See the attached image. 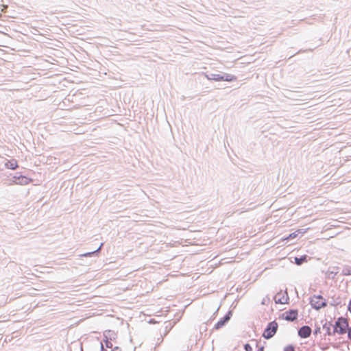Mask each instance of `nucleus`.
Instances as JSON below:
<instances>
[{
	"mask_svg": "<svg viewBox=\"0 0 351 351\" xmlns=\"http://www.w3.org/2000/svg\"><path fill=\"white\" fill-rule=\"evenodd\" d=\"M270 302V298L268 296L264 298L261 302V304L263 305H268Z\"/></svg>",
	"mask_w": 351,
	"mask_h": 351,
	"instance_id": "nucleus-21",
	"label": "nucleus"
},
{
	"mask_svg": "<svg viewBox=\"0 0 351 351\" xmlns=\"http://www.w3.org/2000/svg\"><path fill=\"white\" fill-rule=\"evenodd\" d=\"M283 351H295V346L293 344H289L284 348Z\"/></svg>",
	"mask_w": 351,
	"mask_h": 351,
	"instance_id": "nucleus-19",
	"label": "nucleus"
},
{
	"mask_svg": "<svg viewBox=\"0 0 351 351\" xmlns=\"http://www.w3.org/2000/svg\"><path fill=\"white\" fill-rule=\"evenodd\" d=\"M206 77L208 80H212L215 82H234L237 80V77L234 75L226 73H206L205 74Z\"/></svg>",
	"mask_w": 351,
	"mask_h": 351,
	"instance_id": "nucleus-1",
	"label": "nucleus"
},
{
	"mask_svg": "<svg viewBox=\"0 0 351 351\" xmlns=\"http://www.w3.org/2000/svg\"><path fill=\"white\" fill-rule=\"evenodd\" d=\"M99 348H100V351H108L106 349L104 348V345L103 344L102 342H100Z\"/></svg>",
	"mask_w": 351,
	"mask_h": 351,
	"instance_id": "nucleus-26",
	"label": "nucleus"
},
{
	"mask_svg": "<svg viewBox=\"0 0 351 351\" xmlns=\"http://www.w3.org/2000/svg\"><path fill=\"white\" fill-rule=\"evenodd\" d=\"M306 232V230H304L302 229H298L297 231L294 232H292V233H290L286 238V239H287L288 241L289 240H291L294 238H295L298 234H303Z\"/></svg>",
	"mask_w": 351,
	"mask_h": 351,
	"instance_id": "nucleus-15",
	"label": "nucleus"
},
{
	"mask_svg": "<svg viewBox=\"0 0 351 351\" xmlns=\"http://www.w3.org/2000/svg\"><path fill=\"white\" fill-rule=\"evenodd\" d=\"M295 54L293 55H291V56H289V58H291V57H293Z\"/></svg>",
	"mask_w": 351,
	"mask_h": 351,
	"instance_id": "nucleus-33",
	"label": "nucleus"
},
{
	"mask_svg": "<svg viewBox=\"0 0 351 351\" xmlns=\"http://www.w3.org/2000/svg\"><path fill=\"white\" fill-rule=\"evenodd\" d=\"M321 333V328L318 325H316L315 326V330H313V334L315 335H317L318 334Z\"/></svg>",
	"mask_w": 351,
	"mask_h": 351,
	"instance_id": "nucleus-22",
	"label": "nucleus"
},
{
	"mask_svg": "<svg viewBox=\"0 0 351 351\" xmlns=\"http://www.w3.org/2000/svg\"><path fill=\"white\" fill-rule=\"evenodd\" d=\"M12 181L16 184L26 185L32 181V179L17 172L12 177Z\"/></svg>",
	"mask_w": 351,
	"mask_h": 351,
	"instance_id": "nucleus-6",
	"label": "nucleus"
},
{
	"mask_svg": "<svg viewBox=\"0 0 351 351\" xmlns=\"http://www.w3.org/2000/svg\"><path fill=\"white\" fill-rule=\"evenodd\" d=\"M310 299H313L314 300H323L324 298L322 295H313L310 298Z\"/></svg>",
	"mask_w": 351,
	"mask_h": 351,
	"instance_id": "nucleus-20",
	"label": "nucleus"
},
{
	"mask_svg": "<svg viewBox=\"0 0 351 351\" xmlns=\"http://www.w3.org/2000/svg\"><path fill=\"white\" fill-rule=\"evenodd\" d=\"M336 269H338V267L336 268ZM338 274V271L336 270H332V271H328L327 273H326V277L328 278H330V279H332V280H334L335 278V276Z\"/></svg>",
	"mask_w": 351,
	"mask_h": 351,
	"instance_id": "nucleus-16",
	"label": "nucleus"
},
{
	"mask_svg": "<svg viewBox=\"0 0 351 351\" xmlns=\"http://www.w3.org/2000/svg\"><path fill=\"white\" fill-rule=\"evenodd\" d=\"M111 351H121V349L119 346H115L112 348Z\"/></svg>",
	"mask_w": 351,
	"mask_h": 351,
	"instance_id": "nucleus-28",
	"label": "nucleus"
},
{
	"mask_svg": "<svg viewBox=\"0 0 351 351\" xmlns=\"http://www.w3.org/2000/svg\"><path fill=\"white\" fill-rule=\"evenodd\" d=\"M103 245H104V243H101L97 249H96L95 250H93L92 252L84 253V254H82L81 256H84V257H90V256H97L100 253L101 249L102 248Z\"/></svg>",
	"mask_w": 351,
	"mask_h": 351,
	"instance_id": "nucleus-11",
	"label": "nucleus"
},
{
	"mask_svg": "<svg viewBox=\"0 0 351 351\" xmlns=\"http://www.w3.org/2000/svg\"><path fill=\"white\" fill-rule=\"evenodd\" d=\"M219 307H218V308H217V310L215 311V313H213V317H215V316L217 315V312H218V311H219Z\"/></svg>",
	"mask_w": 351,
	"mask_h": 351,
	"instance_id": "nucleus-31",
	"label": "nucleus"
},
{
	"mask_svg": "<svg viewBox=\"0 0 351 351\" xmlns=\"http://www.w3.org/2000/svg\"><path fill=\"white\" fill-rule=\"evenodd\" d=\"M307 258H308L307 255L295 256L294 258V263L296 264L297 265H301L302 264H303L304 263L307 261Z\"/></svg>",
	"mask_w": 351,
	"mask_h": 351,
	"instance_id": "nucleus-14",
	"label": "nucleus"
},
{
	"mask_svg": "<svg viewBox=\"0 0 351 351\" xmlns=\"http://www.w3.org/2000/svg\"><path fill=\"white\" fill-rule=\"evenodd\" d=\"M311 332V328L307 325L301 326L298 330V335L302 339H306L309 337Z\"/></svg>",
	"mask_w": 351,
	"mask_h": 351,
	"instance_id": "nucleus-9",
	"label": "nucleus"
},
{
	"mask_svg": "<svg viewBox=\"0 0 351 351\" xmlns=\"http://www.w3.org/2000/svg\"><path fill=\"white\" fill-rule=\"evenodd\" d=\"M341 298L339 297L336 299H333V301L332 302H330V304L332 306H337L341 305Z\"/></svg>",
	"mask_w": 351,
	"mask_h": 351,
	"instance_id": "nucleus-18",
	"label": "nucleus"
},
{
	"mask_svg": "<svg viewBox=\"0 0 351 351\" xmlns=\"http://www.w3.org/2000/svg\"><path fill=\"white\" fill-rule=\"evenodd\" d=\"M274 300L276 304H284L288 302L289 298L287 289L282 293V291H278L274 296Z\"/></svg>",
	"mask_w": 351,
	"mask_h": 351,
	"instance_id": "nucleus-7",
	"label": "nucleus"
},
{
	"mask_svg": "<svg viewBox=\"0 0 351 351\" xmlns=\"http://www.w3.org/2000/svg\"><path fill=\"white\" fill-rule=\"evenodd\" d=\"M346 343V349L344 348H341V351H348V350H350V346L348 345V343H347L346 342H345Z\"/></svg>",
	"mask_w": 351,
	"mask_h": 351,
	"instance_id": "nucleus-27",
	"label": "nucleus"
},
{
	"mask_svg": "<svg viewBox=\"0 0 351 351\" xmlns=\"http://www.w3.org/2000/svg\"><path fill=\"white\" fill-rule=\"evenodd\" d=\"M232 316V311H228L214 326V330H219L226 325Z\"/></svg>",
	"mask_w": 351,
	"mask_h": 351,
	"instance_id": "nucleus-5",
	"label": "nucleus"
},
{
	"mask_svg": "<svg viewBox=\"0 0 351 351\" xmlns=\"http://www.w3.org/2000/svg\"><path fill=\"white\" fill-rule=\"evenodd\" d=\"M309 303L311 307L316 311H319L320 309L326 307L328 305V302L326 299H323V300L321 301L310 299Z\"/></svg>",
	"mask_w": 351,
	"mask_h": 351,
	"instance_id": "nucleus-8",
	"label": "nucleus"
},
{
	"mask_svg": "<svg viewBox=\"0 0 351 351\" xmlns=\"http://www.w3.org/2000/svg\"><path fill=\"white\" fill-rule=\"evenodd\" d=\"M295 54L293 55H291V56H289V58H291V57H293Z\"/></svg>",
	"mask_w": 351,
	"mask_h": 351,
	"instance_id": "nucleus-34",
	"label": "nucleus"
},
{
	"mask_svg": "<svg viewBox=\"0 0 351 351\" xmlns=\"http://www.w3.org/2000/svg\"><path fill=\"white\" fill-rule=\"evenodd\" d=\"M348 311L351 313V299L349 300L348 305Z\"/></svg>",
	"mask_w": 351,
	"mask_h": 351,
	"instance_id": "nucleus-29",
	"label": "nucleus"
},
{
	"mask_svg": "<svg viewBox=\"0 0 351 351\" xmlns=\"http://www.w3.org/2000/svg\"><path fill=\"white\" fill-rule=\"evenodd\" d=\"M256 351H264V346L258 348V349Z\"/></svg>",
	"mask_w": 351,
	"mask_h": 351,
	"instance_id": "nucleus-30",
	"label": "nucleus"
},
{
	"mask_svg": "<svg viewBox=\"0 0 351 351\" xmlns=\"http://www.w3.org/2000/svg\"><path fill=\"white\" fill-rule=\"evenodd\" d=\"M244 350L245 351H252V347L250 343H247L244 345Z\"/></svg>",
	"mask_w": 351,
	"mask_h": 351,
	"instance_id": "nucleus-24",
	"label": "nucleus"
},
{
	"mask_svg": "<svg viewBox=\"0 0 351 351\" xmlns=\"http://www.w3.org/2000/svg\"><path fill=\"white\" fill-rule=\"evenodd\" d=\"M343 276H350L351 275V267L346 266L342 270L341 272Z\"/></svg>",
	"mask_w": 351,
	"mask_h": 351,
	"instance_id": "nucleus-17",
	"label": "nucleus"
},
{
	"mask_svg": "<svg viewBox=\"0 0 351 351\" xmlns=\"http://www.w3.org/2000/svg\"><path fill=\"white\" fill-rule=\"evenodd\" d=\"M298 317V310L297 308H291L280 315L279 318L288 322H294Z\"/></svg>",
	"mask_w": 351,
	"mask_h": 351,
	"instance_id": "nucleus-4",
	"label": "nucleus"
},
{
	"mask_svg": "<svg viewBox=\"0 0 351 351\" xmlns=\"http://www.w3.org/2000/svg\"><path fill=\"white\" fill-rule=\"evenodd\" d=\"M111 332L112 331L109 330H106L104 333L105 346L107 348H112V343H111V341H110L112 339V338L110 337V340L108 338V335L110 334Z\"/></svg>",
	"mask_w": 351,
	"mask_h": 351,
	"instance_id": "nucleus-13",
	"label": "nucleus"
},
{
	"mask_svg": "<svg viewBox=\"0 0 351 351\" xmlns=\"http://www.w3.org/2000/svg\"><path fill=\"white\" fill-rule=\"evenodd\" d=\"M332 333H338L339 335L344 334L348 328V321L343 317H339L335 321V324L332 326Z\"/></svg>",
	"mask_w": 351,
	"mask_h": 351,
	"instance_id": "nucleus-2",
	"label": "nucleus"
},
{
	"mask_svg": "<svg viewBox=\"0 0 351 351\" xmlns=\"http://www.w3.org/2000/svg\"><path fill=\"white\" fill-rule=\"evenodd\" d=\"M5 167L7 169L14 170L18 167L17 160L15 159L8 160L5 163Z\"/></svg>",
	"mask_w": 351,
	"mask_h": 351,
	"instance_id": "nucleus-12",
	"label": "nucleus"
},
{
	"mask_svg": "<svg viewBox=\"0 0 351 351\" xmlns=\"http://www.w3.org/2000/svg\"><path fill=\"white\" fill-rule=\"evenodd\" d=\"M278 328V324L275 320L269 322L264 329L262 337L265 339H270L277 332Z\"/></svg>",
	"mask_w": 351,
	"mask_h": 351,
	"instance_id": "nucleus-3",
	"label": "nucleus"
},
{
	"mask_svg": "<svg viewBox=\"0 0 351 351\" xmlns=\"http://www.w3.org/2000/svg\"><path fill=\"white\" fill-rule=\"evenodd\" d=\"M346 343L345 342H343V343H333L332 346L334 348H336V349H341V346L343 344Z\"/></svg>",
	"mask_w": 351,
	"mask_h": 351,
	"instance_id": "nucleus-23",
	"label": "nucleus"
},
{
	"mask_svg": "<svg viewBox=\"0 0 351 351\" xmlns=\"http://www.w3.org/2000/svg\"><path fill=\"white\" fill-rule=\"evenodd\" d=\"M302 51H302V49H300V50H299V51H298L295 54H297V53H301Z\"/></svg>",
	"mask_w": 351,
	"mask_h": 351,
	"instance_id": "nucleus-32",
	"label": "nucleus"
},
{
	"mask_svg": "<svg viewBox=\"0 0 351 351\" xmlns=\"http://www.w3.org/2000/svg\"><path fill=\"white\" fill-rule=\"evenodd\" d=\"M331 322H328L326 319H325V322L322 325V328L324 330H326V333L324 334V336H330L332 335H335V333H332V331H331L330 326H332Z\"/></svg>",
	"mask_w": 351,
	"mask_h": 351,
	"instance_id": "nucleus-10",
	"label": "nucleus"
},
{
	"mask_svg": "<svg viewBox=\"0 0 351 351\" xmlns=\"http://www.w3.org/2000/svg\"><path fill=\"white\" fill-rule=\"evenodd\" d=\"M348 330V338L351 340V326L349 327L348 326V328L347 329Z\"/></svg>",
	"mask_w": 351,
	"mask_h": 351,
	"instance_id": "nucleus-25",
	"label": "nucleus"
}]
</instances>
